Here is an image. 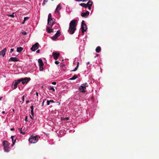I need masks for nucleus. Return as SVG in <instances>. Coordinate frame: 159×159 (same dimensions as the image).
Here are the masks:
<instances>
[{
  "mask_svg": "<svg viewBox=\"0 0 159 159\" xmlns=\"http://www.w3.org/2000/svg\"><path fill=\"white\" fill-rule=\"evenodd\" d=\"M77 20H71L69 25V28L68 30V32L70 34H72L74 33L76 29V22Z\"/></svg>",
  "mask_w": 159,
  "mask_h": 159,
  "instance_id": "obj_1",
  "label": "nucleus"
},
{
  "mask_svg": "<svg viewBox=\"0 0 159 159\" xmlns=\"http://www.w3.org/2000/svg\"><path fill=\"white\" fill-rule=\"evenodd\" d=\"M88 86V84L87 83H85L82 84V85L80 86L79 88V90L80 92L82 93H84L85 92V89L86 87Z\"/></svg>",
  "mask_w": 159,
  "mask_h": 159,
  "instance_id": "obj_2",
  "label": "nucleus"
},
{
  "mask_svg": "<svg viewBox=\"0 0 159 159\" xmlns=\"http://www.w3.org/2000/svg\"><path fill=\"white\" fill-rule=\"evenodd\" d=\"M81 29L83 34H84L85 32L86 31L87 29V26L84 23V21L83 20H82L81 23Z\"/></svg>",
  "mask_w": 159,
  "mask_h": 159,
  "instance_id": "obj_3",
  "label": "nucleus"
},
{
  "mask_svg": "<svg viewBox=\"0 0 159 159\" xmlns=\"http://www.w3.org/2000/svg\"><path fill=\"white\" fill-rule=\"evenodd\" d=\"M38 139L37 136L32 135L29 139V141L31 143H35L38 141Z\"/></svg>",
  "mask_w": 159,
  "mask_h": 159,
  "instance_id": "obj_4",
  "label": "nucleus"
},
{
  "mask_svg": "<svg viewBox=\"0 0 159 159\" xmlns=\"http://www.w3.org/2000/svg\"><path fill=\"white\" fill-rule=\"evenodd\" d=\"M39 43H36L32 46V47L31 48V50L32 51H34L39 48Z\"/></svg>",
  "mask_w": 159,
  "mask_h": 159,
  "instance_id": "obj_5",
  "label": "nucleus"
},
{
  "mask_svg": "<svg viewBox=\"0 0 159 159\" xmlns=\"http://www.w3.org/2000/svg\"><path fill=\"white\" fill-rule=\"evenodd\" d=\"M60 35V32L59 30L57 31L56 33L53 36L52 39L53 40H55Z\"/></svg>",
  "mask_w": 159,
  "mask_h": 159,
  "instance_id": "obj_6",
  "label": "nucleus"
},
{
  "mask_svg": "<svg viewBox=\"0 0 159 159\" xmlns=\"http://www.w3.org/2000/svg\"><path fill=\"white\" fill-rule=\"evenodd\" d=\"M30 80L29 78L26 77L25 78H21V82L23 84H26Z\"/></svg>",
  "mask_w": 159,
  "mask_h": 159,
  "instance_id": "obj_7",
  "label": "nucleus"
},
{
  "mask_svg": "<svg viewBox=\"0 0 159 159\" xmlns=\"http://www.w3.org/2000/svg\"><path fill=\"white\" fill-rule=\"evenodd\" d=\"M52 56L55 60H57L60 56V53L57 52H53Z\"/></svg>",
  "mask_w": 159,
  "mask_h": 159,
  "instance_id": "obj_8",
  "label": "nucleus"
},
{
  "mask_svg": "<svg viewBox=\"0 0 159 159\" xmlns=\"http://www.w3.org/2000/svg\"><path fill=\"white\" fill-rule=\"evenodd\" d=\"M61 4L60 3L57 7L55 11V13L56 14H59L60 13L59 11L60 10H61Z\"/></svg>",
  "mask_w": 159,
  "mask_h": 159,
  "instance_id": "obj_9",
  "label": "nucleus"
},
{
  "mask_svg": "<svg viewBox=\"0 0 159 159\" xmlns=\"http://www.w3.org/2000/svg\"><path fill=\"white\" fill-rule=\"evenodd\" d=\"M19 61V59L16 57H11L9 60V61H12L14 62L18 61Z\"/></svg>",
  "mask_w": 159,
  "mask_h": 159,
  "instance_id": "obj_10",
  "label": "nucleus"
},
{
  "mask_svg": "<svg viewBox=\"0 0 159 159\" xmlns=\"http://www.w3.org/2000/svg\"><path fill=\"white\" fill-rule=\"evenodd\" d=\"M89 12L88 11H87L84 13H82L81 15L82 17L86 18L89 16Z\"/></svg>",
  "mask_w": 159,
  "mask_h": 159,
  "instance_id": "obj_11",
  "label": "nucleus"
},
{
  "mask_svg": "<svg viewBox=\"0 0 159 159\" xmlns=\"http://www.w3.org/2000/svg\"><path fill=\"white\" fill-rule=\"evenodd\" d=\"M7 50L6 48H4L3 50L0 52V55L2 56L3 57L5 56V54Z\"/></svg>",
  "mask_w": 159,
  "mask_h": 159,
  "instance_id": "obj_12",
  "label": "nucleus"
},
{
  "mask_svg": "<svg viewBox=\"0 0 159 159\" xmlns=\"http://www.w3.org/2000/svg\"><path fill=\"white\" fill-rule=\"evenodd\" d=\"M87 7H88L89 9L90 10L91 7L92 5V2L90 1H89L87 3Z\"/></svg>",
  "mask_w": 159,
  "mask_h": 159,
  "instance_id": "obj_13",
  "label": "nucleus"
},
{
  "mask_svg": "<svg viewBox=\"0 0 159 159\" xmlns=\"http://www.w3.org/2000/svg\"><path fill=\"white\" fill-rule=\"evenodd\" d=\"M3 145L4 148L8 147V143L6 141L4 140L3 142Z\"/></svg>",
  "mask_w": 159,
  "mask_h": 159,
  "instance_id": "obj_14",
  "label": "nucleus"
},
{
  "mask_svg": "<svg viewBox=\"0 0 159 159\" xmlns=\"http://www.w3.org/2000/svg\"><path fill=\"white\" fill-rule=\"evenodd\" d=\"M17 85L18 84L16 82H14L12 84L11 88L13 89H15L17 88Z\"/></svg>",
  "mask_w": 159,
  "mask_h": 159,
  "instance_id": "obj_15",
  "label": "nucleus"
},
{
  "mask_svg": "<svg viewBox=\"0 0 159 159\" xmlns=\"http://www.w3.org/2000/svg\"><path fill=\"white\" fill-rule=\"evenodd\" d=\"M38 63H39V66H43V61L41 59H39L38 60Z\"/></svg>",
  "mask_w": 159,
  "mask_h": 159,
  "instance_id": "obj_16",
  "label": "nucleus"
},
{
  "mask_svg": "<svg viewBox=\"0 0 159 159\" xmlns=\"http://www.w3.org/2000/svg\"><path fill=\"white\" fill-rule=\"evenodd\" d=\"M52 20V16L51 13L49 14L48 16V23H49V22L51 21Z\"/></svg>",
  "mask_w": 159,
  "mask_h": 159,
  "instance_id": "obj_17",
  "label": "nucleus"
},
{
  "mask_svg": "<svg viewBox=\"0 0 159 159\" xmlns=\"http://www.w3.org/2000/svg\"><path fill=\"white\" fill-rule=\"evenodd\" d=\"M47 30L48 33H50L53 32V30L52 29H51L50 27H47Z\"/></svg>",
  "mask_w": 159,
  "mask_h": 159,
  "instance_id": "obj_18",
  "label": "nucleus"
},
{
  "mask_svg": "<svg viewBox=\"0 0 159 159\" xmlns=\"http://www.w3.org/2000/svg\"><path fill=\"white\" fill-rule=\"evenodd\" d=\"M23 48L21 47H18L17 48V51L18 52H20L22 50H23Z\"/></svg>",
  "mask_w": 159,
  "mask_h": 159,
  "instance_id": "obj_19",
  "label": "nucleus"
},
{
  "mask_svg": "<svg viewBox=\"0 0 159 159\" xmlns=\"http://www.w3.org/2000/svg\"><path fill=\"white\" fill-rule=\"evenodd\" d=\"M101 48L99 46H98L97 47L96 49V51L98 52L99 53L101 52Z\"/></svg>",
  "mask_w": 159,
  "mask_h": 159,
  "instance_id": "obj_20",
  "label": "nucleus"
},
{
  "mask_svg": "<svg viewBox=\"0 0 159 159\" xmlns=\"http://www.w3.org/2000/svg\"><path fill=\"white\" fill-rule=\"evenodd\" d=\"M80 6L84 7L87 8V4L84 3H81L80 4Z\"/></svg>",
  "mask_w": 159,
  "mask_h": 159,
  "instance_id": "obj_21",
  "label": "nucleus"
},
{
  "mask_svg": "<svg viewBox=\"0 0 159 159\" xmlns=\"http://www.w3.org/2000/svg\"><path fill=\"white\" fill-rule=\"evenodd\" d=\"M79 62H78L77 64V66H76V67L75 68V69L74 70H72L71 71H76L77 70L78 67H79Z\"/></svg>",
  "mask_w": 159,
  "mask_h": 159,
  "instance_id": "obj_22",
  "label": "nucleus"
},
{
  "mask_svg": "<svg viewBox=\"0 0 159 159\" xmlns=\"http://www.w3.org/2000/svg\"><path fill=\"white\" fill-rule=\"evenodd\" d=\"M22 128H19L18 129V130L20 131V133L23 135L25 134V132H23L22 131Z\"/></svg>",
  "mask_w": 159,
  "mask_h": 159,
  "instance_id": "obj_23",
  "label": "nucleus"
},
{
  "mask_svg": "<svg viewBox=\"0 0 159 159\" xmlns=\"http://www.w3.org/2000/svg\"><path fill=\"white\" fill-rule=\"evenodd\" d=\"M77 78V75H75L73 76L71 78H70V80H74L76 79Z\"/></svg>",
  "mask_w": 159,
  "mask_h": 159,
  "instance_id": "obj_24",
  "label": "nucleus"
},
{
  "mask_svg": "<svg viewBox=\"0 0 159 159\" xmlns=\"http://www.w3.org/2000/svg\"><path fill=\"white\" fill-rule=\"evenodd\" d=\"M69 119V118L68 117H62L61 119V120H68Z\"/></svg>",
  "mask_w": 159,
  "mask_h": 159,
  "instance_id": "obj_25",
  "label": "nucleus"
},
{
  "mask_svg": "<svg viewBox=\"0 0 159 159\" xmlns=\"http://www.w3.org/2000/svg\"><path fill=\"white\" fill-rule=\"evenodd\" d=\"M4 151L6 152H8L9 151V150L8 147L4 148Z\"/></svg>",
  "mask_w": 159,
  "mask_h": 159,
  "instance_id": "obj_26",
  "label": "nucleus"
},
{
  "mask_svg": "<svg viewBox=\"0 0 159 159\" xmlns=\"http://www.w3.org/2000/svg\"><path fill=\"white\" fill-rule=\"evenodd\" d=\"M21 82V79L17 80L15 81L16 83L17 84L20 83Z\"/></svg>",
  "mask_w": 159,
  "mask_h": 159,
  "instance_id": "obj_27",
  "label": "nucleus"
},
{
  "mask_svg": "<svg viewBox=\"0 0 159 159\" xmlns=\"http://www.w3.org/2000/svg\"><path fill=\"white\" fill-rule=\"evenodd\" d=\"M14 13H13V14L12 15H8L7 16H8L11 17L12 18H13L14 17Z\"/></svg>",
  "mask_w": 159,
  "mask_h": 159,
  "instance_id": "obj_28",
  "label": "nucleus"
},
{
  "mask_svg": "<svg viewBox=\"0 0 159 159\" xmlns=\"http://www.w3.org/2000/svg\"><path fill=\"white\" fill-rule=\"evenodd\" d=\"M39 66V70L41 71H42L43 70V66Z\"/></svg>",
  "mask_w": 159,
  "mask_h": 159,
  "instance_id": "obj_29",
  "label": "nucleus"
},
{
  "mask_svg": "<svg viewBox=\"0 0 159 159\" xmlns=\"http://www.w3.org/2000/svg\"><path fill=\"white\" fill-rule=\"evenodd\" d=\"M48 25H49L51 26H52L53 25V24L52 23L51 21H50V22H49V23H48Z\"/></svg>",
  "mask_w": 159,
  "mask_h": 159,
  "instance_id": "obj_30",
  "label": "nucleus"
},
{
  "mask_svg": "<svg viewBox=\"0 0 159 159\" xmlns=\"http://www.w3.org/2000/svg\"><path fill=\"white\" fill-rule=\"evenodd\" d=\"M49 89L50 90H53V91H55V90L54 89L53 87H50V88H49Z\"/></svg>",
  "mask_w": 159,
  "mask_h": 159,
  "instance_id": "obj_31",
  "label": "nucleus"
},
{
  "mask_svg": "<svg viewBox=\"0 0 159 159\" xmlns=\"http://www.w3.org/2000/svg\"><path fill=\"white\" fill-rule=\"evenodd\" d=\"M30 108L31 109V111H34V106H31Z\"/></svg>",
  "mask_w": 159,
  "mask_h": 159,
  "instance_id": "obj_32",
  "label": "nucleus"
},
{
  "mask_svg": "<svg viewBox=\"0 0 159 159\" xmlns=\"http://www.w3.org/2000/svg\"><path fill=\"white\" fill-rule=\"evenodd\" d=\"M28 19H29L28 17H25L24 18V21H25L27 20Z\"/></svg>",
  "mask_w": 159,
  "mask_h": 159,
  "instance_id": "obj_33",
  "label": "nucleus"
},
{
  "mask_svg": "<svg viewBox=\"0 0 159 159\" xmlns=\"http://www.w3.org/2000/svg\"><path fill=\"white\" fill-rule=\"evenodd\" d=\"M14 137V136H11V139L12 143L14 142V140L13 138Z\"/></svg>",
  "mask_w": 159,
  "mask_h": 159,
  "instance_id": "obj_34",
  "label": "nucleus"
},
{
  "mask_svg": "<svg viewBox=\"0 0 159 159\" xmlns=\"http://www.w3.org/2000/svg\"><path fill=\"white\" fill-rule=\"evenodd\" d=\"M16 139H15V140H14V142H13L12 144L11 145V146L12 147L15 144V143L16 142Z\"/></svg>",
  "mask_w": 159,
  "mask_h": 159,
  "instance_id": "obj_35",
  "label": "nucleus"
},
{
  "mask_svg": "<svg viewBox=\"0 0 159 159\" xmlns=\"http://www.w3.org/2000/svg\"><path fill=\"white\" fill-rule=\"evenodd\" d=\"M31 113L32 116H34V111H31Z\"/></svg>",
  "mask_w": 159,
  "mask_h": 159,
  "instance_id": "obj_36",
  "label": "nucleus"
},
{
  "mask_svg": "<svg viewBox=\"0 0 159 159\" xmlns=\"http://www.w3.org/2000/svg\"><path fill=\"white\" fill-rule=\"evenodd\" d=\"M55 64L57 65L58 64L60 63V62H58V61H55Z\"/></svg>",
  "mask_w": 159,
  "mask_h": 159,
  "instance_id": "obj_37",
  "label": "nucleus"
},
{
  "mask_svg": "<svg viewBox=\"0 0 159 159\" xmlns=\"http://www.w3.org/2000/svg\"><path fill=\"white\" fill-rule=\"evenodd\" d=\"M22 34H23V35H26V34H27V33H26V32H25L24 31V32H22Z\"/></svg>",
  "mask_w": 159,
  "mask_h": 159,
  "instance_id": "obj_38",
  "label": "nucleus"
},
{
  "mask_svg": "<svg viewBox=\"0 0 159 159\" xmlns=\"http://www.w3.org/2000/svg\"><path fill=\"white\" fill-rule=\"evenodd\" d=\"M14 49H13V48L11 49H10V52L11 53L12 52L14 51Z\"/></svg>",
  "mask_w": 159,
  "mask_h": 159,
  "instance_id": "obj_39",
  "label": "nucleus"
},
{
  "mask_svg": "<svg viewBox=\"0 0 159 159\" xmlns=\"http://www.w3.org/2000/svg\"><path fill=\"white\" fill-rule=\"evenodd\" d=\"M50 101L49 100H47V104L48 105H49L50 104Z\"/></svg>",
  "mask_w": 159,
  "mask_h": 159,
  "instance_id": "obj_40",
  "label": "nucleus"
},
{
  "mask_svg": "<svg viewBox=\"0 0 159 159\" xmlns=\"http://www.w3.org/2000/svg\"><path fill=\"white\" fill-rule=\"evenodd\" d=\"M25 120L26 122H27L28 121V119H27V116H26L25 117Z\"/></svg>",
  "mask_w": 159,
  "mask_h": 159,
  "instance_id": "obj_41",
  "label": "nucleus"
},
{
  "mask_svg": "<svg viewBox=\"0 0 159 159\" xmlns=\"http://www.w3.org/2000/svg\"><path fill=\"white\" fill-rule=\"evenodd\" d=\"M76 1H82L83 2H84V0H75Z\"/></svg>",
  "mask_w": 159,
  "mask_h": 159,
  "instance_id": "obj_42",
  "label": "nucleus"
},
{
  "mask_svg": "<svg viewBox=\"0 0 159 159\" xmlns=\"http://www.w3.org/2000/svg\"><path fill=\"white\" fill-rule=\"evenodd\" d=\"M25 96H23L22 97V101H24L25 100V98H24Z\"/></svg>",
  "mask_w": 159,
  "mask_h": 159,
  "instance_id": "obj_43",
  "label": "nucleus"
},
{
  "mask_svg": "<svg viewBox=\"0 0 159 159\" xmlns=\"http://www.w3.org/2000/svg\"><path fill=\"white\" fill-rule=\"evenodd\" d=\"M51 22L52 23V24L53 25L54 23L55 22V21H54V20H51Z\"/></svg>",
  "mask_w": 159,
  "mask_h": 159,
  "instance_id": "obj_44",
  "label": "nucleus"
},
{
  "mask_svg": "<svg viewBox=\"0 0 159 159\" xmlns=\"http://www.w3.org/2000/svg\"><path fill=\"white\" fill-rule=\"evenodd\" d=\"M45 102V101L44 100H43L42 102V106H44V102Z\"/></svg>",
  "mask_w": 159,
  "mask_h": 159,
  "instance_id": "obj_45",
  "label": "nucleus"
},
{
  "mask_svg": "<svg viewBox=\"0 0 159 159\" xmlns=\"http://www.w3.org/2000/svg\"><path fill=\"white\" fill-rule=\"evenodd\" d=\"M45 1H43V2L42 3L43 5L44 6L45 4Z\"/></svg>",
  "mask_w": 159,
  "mask_h": 159,
  "instance_id": "obj_46",
  "label": "nucleus"
},
{
  "mask_svg": "<svg viewBox=\"0 0 159 159\" xmlns=\"http://www.w3.org/2000/svg\"><path fill=\"white\" fill-rule=\"evenodd\" d=\"M39 52H40V50L39 49L36 51V52L37 53H39Z\"/></svg>",
  "mask_w": 159,
  "mask_h": 159,
  "instance_id": "obj_47",
  "label": "nucleus"
},
{
  "mask_svg": "<svg viewBox=\"0 0 159 159\" xmlns=\"http://www.w3.org/2000/svg\"><path fill=\"white\" fill-rule=\"evenodd\" d=\"M50 102H54V101L53 100H49Z\"/></svg>",
  "mask_w": 159,
  "mask_h": 159,
  "instance_id": "obj_48",
  "label": "nucleus"
},
{
  "mask_svg": "<svg viewBox=\"0 0 159 159\" xmlns=\"http://www.w3.org/2000/svg\"><path fill=\"white\" fill-rule=\"evenodd\" d=\"M52 84H56V82H52Z\"/></svg>",
  "mask_w": 159,
  "mask_h": 159,
  "instance_id": "obj_49",
  "label": "nucleus"
},
{
  "mask_svg": "<svg viewBox=\"0 0 159 159\" xmlns=\"http://www.w3.org/2000/svg\"><path fill=\"white\" fill-rule=\"evenodd\" d=\"M29 100H27L26 102V104H28V103H29Z\"/></svg>",
  "mask_w": 159,
  "mask_h": 159,
  "instance_id": "obj_50",
  "label": "nucleus"
},
{
  "mask_svg": "<svg viewBox=\"0 0 159 159\" xmlns=\"http://www.w3.org/2000/svg\"><path fill=\"white\" fill-rule=\"evenodd\" d=\"M14 129H15L14 128H11V131H13L14 130Z\"/></svg>",
  "mask_w": 159,
  "mask_h": 159,
  "instance_id": "obj_51",
  "label": "nucleus"
},
{
  "mask_svg": "<svg viewBox=\"0 0 159 159\" xmlns=\"http://www.w3.org/2000/svg\"><path fill=\"white\" fill-rule=\"evenodd\" d=\"M36 95H37V96H38V92H36Z\"/></svg>",
  "mask_w": 159,
  "mask_h": 159,
  "instance_id": "obj_52",
  "label": "nucleus"
},
{
  "mask_svg": "<svg viewBox=\"0 0 159 159\" xmlns=\"http://www.w3.org/2000/svg\"><path fill=\"white\" fill-rule=\"evenodd\" d=\"M33 117L32 116H30V118L32 119H33Z\"/></svg>",
  "mask_w": 159,
  "mask_h": 159,
  "instance_id": "obj_53",
  "label": "nucleus"
},
{
  "mask_svg": "<svg viewBox=\"0 0 159 159\" xmlns=\"http://www.w3.org/2000/svg\"><path fill=\"white\" fill-rule=\"evenodd\" d=\"M90 63V62H88L87 63V65H88Z\"/></svg>",
  "mask_w": 159,
  "mask_h": 159,
  "instance_id": "obj_54",
  "label": "nucleus"
},
{
  "mask_svg": "<svg viewBox=\"0 0 159 159\" xmlns=\"http://www.w3.org/2000/svg\"><path fill=\"white\" fill-rule=\"evenodd\" d=\"M44 1L46 2H47L48 1V0H44Z\"/></svg>",
  "mask_w": 159,
  "mask_h": 159,
  "instance_id": "obj_55",
  "label": "nucleus"
},
{
  "mask_svg": "<svg viewBox=\"0 0 159 159\" xmlns=\"http://www.w3.org/2000/svg\"><path fill=\"white\" fill-rule=\"evenodd\" d=\"M2 113L3 114H5V111H2Z\"/></svg>",
  "mask_w": 159,
  "mask_h": 159,
  "instance_id": "obj_56",
  "label": "nucleus"
},
{
  "mask_svg": "<svg viewBox=\"0 0 159 159\" xmlns=\"http://www.w3.org/2000/svg\"><path fill=\"white\" fill-rule=\"evenodd\" d=\"M25 21H24V20L23 22H22V24H24L25 23Z\"/></svg>",
  "mask_w": 159,
  "mask_h": 159,
  "instance_id": "obj_57",
  "label": "nucleus"
},
{
  "mask_svg": "<svg viewBox=\"0 0 159 159\" xmlns=\"http://www.w3.org/2000/svg\"><path fill=\"white\" fill-rule=\"evenodd\" d=\"M2 98V97L0 98V100H1V99Z\"/></svg>",
  "mask_w": 159,
  "mask_h": 159,
  "instance_id": "obj_58",
  "label": "nucleus"
},
{
  "mask_svg": "<svg viewBox=\"0 0 159 159\" xmlns=\"http://www.w3.org/2000/svg\"><path fill=\"white\" fill-rule=\"evenodd\" d=\"M98 54H97V55H96V56H95V57H96L98 56Z\"/></svg>",
  "mask_w": 159,
  "mask_h": 159,
  "instance_id": "obj_59",
  "label": "nucleus"
},
{
  "mask_svg": "<svg viewBox=\"0 0 159 159\" xmlns=\"http://www.w3.org/2000/svg\"><path fill=\"white\" fill-rule=\"evenodd\" d=\"M12 111H13L14 112V109H13L12 110Z\"/></svg>",
  "mask_w": 159,
  "mask_h": 159,
  "instance_id": "obj_60",
  "label": "nucleus"
},
{
  "mask_svg": "<svg viewBox=\"0 0 159 159\" xmlns=\"http://www.w3.org/2000/svg\"><path fill=\"white\" fill-rule=\"evenodd\" d=\"M19 89H20V87H19Z\"/></svg>",
  "mask_w": 159,
  "mask_h": 159,
  "instance_id": "obj_61",
  "label": "nucleus"
},
{
  "mask_svg": "<svg viewBox=\"0 0 159 159\" xmlns=\"http://www.w3.org/2000/svg\"><path fill=\"white\" fill-rule=\"evenodd\" d=\"M52 1H53V0H52Z\"/></svg>",
  "mask_w": 159,
  "mask_h": 159,
  "instance_id": "obj_62",
  "label": "nucleus"
},
{
  "mask_svg": "<svg viewBox=\"0 0 159 159\" xmlns=\"http://www.w3.org/2000/svg\"><path fill=\"white\" fill-rule=\"evenodd\" d=\"M30 1V0H29Z\"/></svg>",
  "mask_w": 159,
  "mask_h": 159,
  "instance_id": "obj_63",
  "label": "nucleus"
}]
</instances>
